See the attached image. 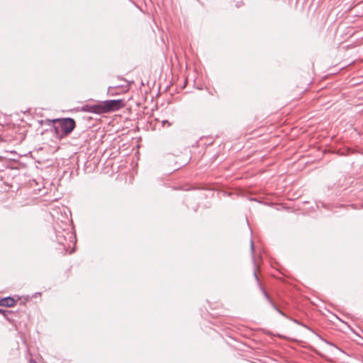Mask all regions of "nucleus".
I'll list each match as a JSON object with an SVG mask.
<instances>
[{
	"label": "nucleus",
	"mask_w": 363,
	"mask_h": 363,
	"mask_svg": "<svg viewBox=\"0 0 363 363\" xmlns=\"http://www.w3.org/2000/svg\"><path fill=\"white\" fill-rule=\"evenodd\" d=\"M45 123L47 125L53 123L55 136L58 139H62L68 136L76 128V122L72 118L47 119Z\"/></svg>",
	"instance_id": "nucleus-1"
},
{
	"label": "nucleus",
	"mask_w": 363,
	"mask_h": 363,
	"mask_svg": "<svg viewBox=\"0 0 363 363\" xmlns=\"http://www.w3.org/2000/svg\"><path fill=\"white\" fill-rule=\"evenodd\" d=\"M105 112L108 113L120 109L123 106L122 100H107L104 101Z\"/></svg>",
	"instance_id": "nucleus-2"
},
{
	"label": "nucleus",
	"mask_w": 363,
	"mask_h": 363,
	"mask_svg": "<svg viewBox=\"0 0 363 363\" xmlns=\"http://www.w3.org/2000/svg\"><path fill=\"white\" fill-rule=\"evenodd\" d=\"M87 111L96 114L106 113L104 102L87 106Z\"/></svg>",
	"instance_id": "nucleus-3"
},
{
	"label": "nucleus",
	"mask_w": 363,
	"mask_h": 363,
	"mask_svg": "<svg viewBox=\"0 0 363 363\" xmlns=\"http://www.w3.org/2000/svg\"><path fill=\"white\" fill-rule=\"evenodd\" d=\"M15 303L16 301L10 296L0 299V306L12 307Z\"/></svg>",
	"instance_id": "nucleus-4"
},
{
	"label": "nucleus",
	"mask_w": 363,
	"mask_h": 363,
	"mask_svg": "<svg viewBox=\"0 0 363 363\" xmlns=\"http://www.w3.org/2000/svg\"><path fill=\"white\" fill-rule=\"evenodd\" d=\"M0 313L2 314L5 318L7 317V315L11 313L10 311L8 310H3L0 308Z\"/></svg>",
	"instance_id": "nucleus-5"
},
{
	"label": "nucleus",
	"mask_w": 363,
	"mask_h": 363,
	"mask_svg": "<svg viewBox=\"0 0 363 363\" xmlns=\"http://www.w3.org/2000/svg\"><path fill=\"white\" fill-rule=\"evenodd\" d=\"M162 124H163V126H164V125H167V124L168 126L171 125V123L168 121H164L162 122Z\"/></svg>",
	"instance_id": "nucleus-6"
},
{
	"label": "nucleus",
	"mask_w": 363,
	"mask_h": 363,
	"mask_svg": "<svg viewBox=\"0 0 363 363\" xmlns=\"http://www.w3.org/2000/svg\"><path fill=\"white\" fill-rule=\"evenodd\" d=\"M263 294L264 295V296L269 301H271L270 298H269V295L267 294V293L265 291H263Z\"/></svg>",
	"instance_id": "nucleus-7"
},
{
	"label": "nucleus",
	"mask_w": 363,
	"mask_h": 363,
	"mask_svg": "<svg viewBox=\"0 0 363 363\" xmlns=\"http://www.w3.org/2000/svg\"><path fill=\"white\" fill-rule=\"evenodd\" d=\"M250 247H251V250L253 252H254V243H253L252 240L250 241Z\"/></svg>",
	"instance_id": "nucleus-8"
},
{
	"label": "nucleus",
	"mask_w": 363,
	"mask_h": 363,
	"mask_svg": "<svg viewBox=\"0 0 363 363\" xmlns=\"http://www.w3.org/2000/svg\"><path fill=\"white\" fill-rule=\"evenodd\" d=\"M254 276H255V279L258 281V277H257L256 272H254Z\"/></svg>",
	"instance_id": "nucleus-9"
},
{
	"label": "nucleus",
	"mask_w": 363,
	"mask_h": 363,
	"mask_svg": "<svg viewBox=\"0 0 363 363\" xmlns=\"http://www.w3.org/2000/svg\"><path fill=\"white\" fill-rule=\"evenodd\" d=\"M270 302H271V303H272V304L274 306V308H276V306H274V303H273L272 301H270Z\"/></svg>",
	"instance_id": "nucleus-10"
}]
</instances>
